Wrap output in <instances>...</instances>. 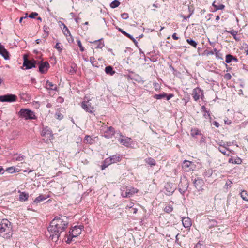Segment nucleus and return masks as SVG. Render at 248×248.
Wrapping results in <instances>:
<instances>
[{"label":"nucleus","instance_id":"nucleus-1","mask_svg":"<svg viewBox=\"0 0 248 248\" xmlns=\"http://www.w3.org/2000/svg\"><path fill=\"white\" fill-rule=\"evenodd\" d=\"M68 224V218L67 217L62 215L55 217L47 228L49 238L53 241L57 242L61 233L65 231Z\"/></svg>","mask_w":248,"mask_h":248},{"label":"nucleus","instance_id":"nucleus-2","mask_svg":"<svg viewBox=\"0 0 248 248\" xmlns=\"http://www.w3.org/2000/svg\"><path fill=\"white\" fill-rule=\"evenodd\" d=\"M12 235L11 223L6 219H3L0 224V236L5 239H9Z\"/></svg>","mask_w":248,"mask_h":248},{"label":"nucleus","instance_id":"nucleus-3","mask_svg":"<svg viewBox=\"0 0 248 248\" xmlns=\"http://www.w3.org/2000/svg\"><path fill=\"white\" fill-rule=\"evenodd\" d=\"M83 226H75L72 227L65 235L64 240L67 244L73 241V238L78 237L81 233Z\"/></svg>","mask_w":248,"mask_h":248},{"label":"nucleus","instance_id":"nucleus-4","mask_svg":"<svg viewBox=\"0 0 248 248\" xmlns=\"http://www.w3.org/2000/svg\"><path fill=\"white\" fill-rule=\"evenodd\" d=\"M19 114L21 117L25 118L26 120H32L36 119L34 113L32 111L28 109H21Z\"/></svg>","mask_w":248,"mask_h":248},{"label":"nucleus","instance_id":"nucleus-5","mask_svg":"<svg viewBox=\"0 0 248 248\" xmlns=\"http://www.w3.org/2000/svg\"><path fill=\"white\" fill-rule=\"evenodd\" d=\"M23 59V66L25 67V69H30L36 67V64L37 63L36 61L34 59L29 60L25 55L24 56Z\"/></svg>","mask_w":248,"mask_h":248},{"label":"nucleus","instance_id":"nucleus-6","mask_svg":"<svg viewBox=\"0 0 248 248\" xmlns=\"http://www.w3.org/2000/svg\"><path fill=\"white\" fill-rule=\"evenodd\" d=\"M17 97L15 94H7L0 96V102H13L17 100Z\"/></svg>","mask_w":248,"mask_h":248},{"label":"nucleus","instance_id":"nucleus-7","mask_svg":"<svg viewBox=\"0 0 248 248\" xmlns=\"http://www.w3.org/2000/svg\"><path fill=\"white\" fill-rule=\"evenodd\" d=\"M38 67H39V72L42 74L46 73L49 68L50 67V65L48 62H38Z\"/></svg>","mask_w":248,"mask_h":248},{"label":"nucleus","instance_id":"nucleus-8","mask_svg":"<svg viewBox=\"0 0 248 248\" xmlns=\"http://www.w3.org/2000/svg\"><path fill=\"white\" fill-rule=\"evenodd\" d=\"M192 95L194 100L196 101L198 100L200 97L202 98L203 92L200 88L197 87L193 89Z\"/></svg>","mask_w":248,"mask_h":248},{"label":"nucleus","instance_id":"nucleus-9","mask_svg":"<svg viewBox=\"0 0 248 248\" xmlns=\"http://www.w3.org/2000/svg\"><path fill=\"white\" fill-rule=\"evenodd\" d=\"M193 184L195 187L198 191H202L203 190V187L204 185V182L202 179L197 177L194 180Z\"/></svg>","mask_w":248,"mask_h":248},{"label":"nucleus","instance_id":"nucleus-10","mask_svg":"<svg viewBox=\"0 0 248 248\" xmlns=\"http://www.w3.org/2000/svg\"><path fill=\"white\" fill-rule=\"evenodd\" d=\"M82 108L86 112L90 113H93L94 108L91 106V104L89 101H83L81 103Z\"/></svg>","mask_w":248,"mask_h":248},{"label":"nucleus","instance_id":"nucleus-11","mask_svg":"<svg viewBox=\"0 0 248 248\" xmlns=\"http://www.w3.org/2000/svg\"><path fill=\"white\" fill-rule=\"evenodd\" d=\"M164 193L167 195H171L175 191V188L172 187V184L170 183H167L165 186Z\"/></svg>","mask_w":248,"mask_h":248},{"label":"nucleus","instance_id":"nucleus-12","mask_svg":"<svg viewBox=\"0 0 248 248\" xmlns=\"http://www.w3.org/2000/svg\"><path fill=\"white\" fill-rule=\"evenodd\" d=\"M46 135H48L49 138H52L53 137V135L51 129L48 126H43L42 128L41 136H45Z\"/></svg>","mask_w":248,"mask_h":248},{"label":"nucleus","instance_id":"nucleus-13","mask_svg":"<svg viewBox=\"0 0 248 248\" xmlns=\"http://www.w3.org/2000/svg\"><path fill=\"white\" fill-rule=\"evenodd\" d=\"M108 158H109L111 164L120 162L122 159V156L119 154H116L115 155L110 156Z\"/></svg>","mask_w":248,"mask_h":248},{"label":"nucleus","instance_id":"nucleus-14","mask_svg":"<svg viewBox=\"0 0 248 248\" xmlns=\"http://www.w3.org/2000/svg\"><path fill=\"white\" fill-rule=\"evenodd\" d=\"M49 197V195H40L39 196L36 197L35 199L33 201V203L35 204H38L41 202H43L46 200L47 198Z\"/></svg>","mask_w":248,"mask_h":248},{"label":"nucleus","instance_id":"nucleus-15","mask_svg":"<svg viewBox=\"0 0 248 248\" xmlns=\"http://www.w3.org/2000/svg\"><path fill=\"white\" fill-rule=\"evenodd\" d=\"M182 223L186 228H189L192 225L191 219L189 217H183Z\"/></svg>","mask_w":248,"mask_h":248},{"label":"nucleus","instance_id":"nucleus-16","mask_svg":"<svg viewBox=\"0 0 248 248\" xmlns=\"http://www.w3.org/2000/svg\"><path fill=\"white\" fill-rule=\"evenodd\" d=\"M0 54L4 58L5 60L9 59V54L8 51L4 48L3 46L0 49Z\"/></svg>","mask_w":248,"mask_h":248},{"label":"nucleus","instance_id":"nucleus-17","mask_svg":"<svg viewBox=\"0 0 248 248\" xmlns=\"http://www.w3.org/2000/svg\"><path fill=\"white\" fill-rule=\"evenodd\" d=\"M46 88L47 90L57 91V87L56 85L53 84L52 82L47 80L46 82Z\"/></svg>","mask_w":248,"mask_h":248},{"label":"nucleus","instance_id":"nucleus-18","mask_svg":"<svg viewBox=\"0 0 248 248\" xmlns=\"http://www.w3.org/2000/svg\"><path fill=\"white\" fill-rule=\"evenodd\" d=\"M111 164L110 160L109 158L108 157L104 160L101 166V170H103L107 167H108L109 165Z\"/></svg>","mask_w":248,"mask_h":248},{"label":"nucleus","instance_id":"nucleus-19","mask_svg":"<svg viewBox=\"0 0 248 248\" xmlns=\"http://www.w3.org/2000/svg\"><path fill=\"white\" fill-rule=\"evenodd\" d=\"M19 200L20 201H26L28 200L29 194L25 192H20Z\"/></svg>","mask_w":248,"mask_h":248},{"label":"nucleus","instance_id":"nucleus-20","mask_svg":"<svg viewBox=\"0 0 248 248\" xmlns=\"http://www.w3.org/2000/svg\"><path fill=\"white\" fill-rule=\"evenodd\" d=\"M105 71L107 74L110 75L111 76L115 74V71L113 70L112 66H107L105 67Z\"/></svg>","mask_w":248,"mask_h":248},{"label":"nucleus","instance_id":"nucleus-21","mask_svg":"<svg viewBox=\"0 0 248 248\" xmlns=\"http://www.w3.org/2000/svg\"><path fill=\"white\" fill-rule=\"evenodd\" d=\"M218 150L219 151V152H220L224 155H225L227 156H230V154L229 153H227L226 151H229L230 152H231V151L227 147L224 146L222 148L219 147H218Z\"/></svg>","mask_w":248,"mask_h":248},{"label":"nucleus","instance_id":"nucleus-22","mask_svg":"<svg viewBox=\"0 0 248 248\" xmlns=\"http://www.w3.org/2000/svg\"><path fill=\"white\" fill-rule=\"evenodd\" d=\"M25 158V156L21 154H17L16 153L15 155V156L13 157V160L18 161H21L23 160Z\"/></svg>","mask_w":248,"mask_h":248},{"label":"nucleus","instance_id":"nucleus-23","mask_svg":"<svg viewBox=\"0 0 248 248\" xmlns=\"http://www.w3.org/2000/svg\"><path fill=\"white\" fill-rule=\"evenodd\" d=\"M101 40L102 39H100L90 42L91 43L96 44L97 45L96 48H102L104 46V44L101 42Z\"/></svg>","mask_w":248,"mask_h":248},{"label":"nucleus","instance_id":"nucleus-24","mask_svg":"<svg viewBox=\"0 0 248 248\" xmlns=\"http://www.w3.org/2000/svg\"><path fill=\"white\" fill-rule=\"evenodd\" d=\"M228 162L230 163L236 164H241L242 162V159L237 157L235 159H234L232 157L229 158Z\"/></svg>","mask_w":248,"mask_h":248},{"label":"nucleus","instance_id":"nucleus-25","mask_svg":"<svg viewBox=\"0 0 248 248\" xmlns=\"http://www.w3.org/2000/svg\"><path fill=\"white\" fill-rule=\"evenodd\" d=\"M188 187V182H185V186L184 187H178V190L179 192L182 194V195H184L185 192L187 190Z\"/></svg>","mask_w":248,"mask_h":248},{"label":"nucleus","instance_id":"nucleus-26","mask_svg":"<svg viewBox=\"0 0 248 248\" xmlns=\"http://www.w3.org/2000/svg\"><path fill=\"white\" fill-rule=\"evenodd\" d=\"M212 6L214 7L215 11L222 10L225 8V6L222 4H218V5H216L215 1L212 3Z\"/></svg>","mask_w":248,"mask_h":248},{"label":"nucleus","instance_id":"nucleus-27","mask_svg":"<svg viewBox=\"0 0 248 248\" xmlns=\"http://www.w3.org/2000/svg\"><path fill=\"white\" fill-rule=\"evenodd\" d=\"M77 70V66L76 64H73L67 69V72L69 74L72 75L76 73Z\"/></svg>","mask_w":248,"mask_h":248},{"label":"nucleus","instance_id":"nucleus-28","mask_svg":"<svg viewBox=\"0 0 248 248\" xmlns=\"http://www.w3.org/2000/svg\"><path fill=\"white\" fill-rule=\"evenodd\" d=\"M84 142L87 144H92L94 142V140L90 136L86 135L85 137Z\"/></svg>","mask_w":248,"mask_h":248},{"label":"nucleus","instance_id":"nucleus-29","mask_svg":"<svg viewBox=\"0 0 248 248\" xmlns=\"http://www.w3.org/2000/svg\"><path fill=\"white\" fill-rule=\"evenodd\" d=\"M146 163L151 166H155L156 164L155 160L151 157H148L145 160Z\"/></svg>","mask_w":248,"mask_h":248},{"label":"nucleus","instance_id":"nucleus-30","mask_svg":"<svg viewBox=\"0 0 248 248\" xmlns=\"http://www.w3.org/2000/svg\"><path fill=\"white\" fill-rule=\"evenodd\" d=\"M192 165V162L187 160H185L183 162V168L185 169H191L190 166Z\"/></svg>","mask_w":248,"mask_h":248},{"label":"nucleus","instance_id":"nucleus-31","mask_svg":"<svg viewBox=\"0 0 248 248\" xmlns=\"http://www.w3.org/2000/svg\"><path fill=\"white\" fill-rule=\"evenodd\" d=\"M130 139L129 138H126V139H121L120 140V142L121 144L123 145L128 146L130 144Z\"/></svg>","mask_w":248,"mask_h":248},{"label":"nucleus","instance_id":"nucleus-32","mask_svg":"<svg viewBox=\"0 0 248 248\" xmlns=\"http://www.w3.org/2000/svg\"><path fill=\"white\" fill-rule=\"evenodd\" d=\"M240 195L243 200H245L246 201H248V192H247L246 190H243L240 193Z\"/></svg>","mask_w":248,"mask_h":248},{"label":"nucleus","instance_id":"nucleus-33","mask_svg":"<svg viewBox=\"0 0 248 248\" xmlns=\"http://www.w3.org/2000/svg\"><path fill=\"white\" fill-rule=\"evenodd\" d=\"M202 134L197 128H193L191 130V135L194 137L196 135H201Z\"/></svg>","mask_w":248,"mask_h":248},{"label":"nucleus","instance_id":"nucleus-34","mask_svg":"<svg viewBox=\"0 0 248 248\" xmlns=\"http://www.w3.org/2000/svg\"><path fill=\"white\" fill-rule=\"evenodd\" d=\"M105 132L106 133H108L109 134V136H112L115 134V130L113 127L110 126L107 128Z\"/></svg>","mask_w":248,"mask_h":248},{"label":"nucleus","instance_id":"nucleus-35","mask_svg":"<svg viewBox=\"0 0 248 248\" xmlns=\"http://www.w3.org/2000/svg\"><path fill=\"white\" fill-rule=\"evenodd\" d=\"M208 225L210 228L217 226V222L215 219L209 220L208 223Z\"/></svg>","mask_w":248,"mask_h":248},{"label":"nucleus","instance_id":"nucleus-36","mask_svg":"<svg viewBox=\"0 0 248 248\" xmlns=\"http://www.w3.org/2000/svg\"><path fill=\"white\" fill-rule=\"evenodd\" d=\"M167 96V93H163L160 94H155L154 95V98L156 99H161L162 98H165Z\"/></svg>","mask_w":248,"mask_h":248},{"label":"nucleus","instance_id":"nucleus-37","mask_svg":"<svg viewBox=\"0 0 248 248\" xmlns=\"http://www.w3.org/2000/svg\"><path fill=\"white\" fill-rule=\"evenodd\" d=\"M205 245L203 241H199L194 246V248H205Z\"/></svg>","mask_w":248,"mask_h":248},{"label":"nucleus","instance_id":"nucleus-38","mask_svg":"<svg viewBox=\"0 0 248 248\" xmlns=\"http://www.w3.org/2000/svg\"><path fill=\"white\" fill-rule=\"evenodd\" d=\"M226 32L230 33L231 35L233 36L234 39L235 40H239V39L236 37V35L237 34V31H236L233 29L231 30L230 31H226Z\"/></svg>","mask_w":248,"mask_h":248},{"label":"nucleus","instance_id":"nucleus-39","mask_svg":"<svg viewBox=\"0 0 248 248\" xmlns=\"http://www.w3.org/2000/svg\"><path fill=\"white\" fill-rule=\"evenodd\" d=\"M186 42L191 46H193L195 48H196L197 46V43L196 41L192 39H187Z\"/></svg>","mask_w":248,"mask_h":248},{"label":"nucleus","instance_id":"nucleus-40","mask_svg":"<svg viewBox=\"0 0 248 248\" xmlns=\"http://www.w3.org/2000/svg\"><path fill=\"white\" fill-rule=\"evenodd\" d=\"M62 24L63 25V29L62 31H63L64 34L66 36H67L68 34H69V36H70L71 33H70V32L69 29H68V28L66 27V26L63 23H62Z\"/></svg>","mask_w":248,"mask_h":248},{"label":"nucleus","instance_id":"nucleus-41","mask_svg":"<svg viewBox=\"0 0 248 248\" xmlns=\"http://www.w3.org/2000/svg\"><path fill=\"white\" fill-rule=\"evenodd\" d=\"M6 171H8L9 173H12L15 172H19V170H18V169H16L15 167H10L7 168Z\"/></svg>","mask_w":248,"mask_h":248},{"label":"nucleus","instance_id":"nucleus-42","mask_svg":"<svg viewBox=\"0 0 248 248\" xmlns=\"http://www.w3.org/2000/svg\"><path fill=\"white\" fill-rule=\"evenodd\" d=\"M120 4V2L119 1L115 0L110 3V6L111 8H115L118 7Z\"/></svg>","mask_w":248,"mask_h":248},{"label":"nucleus","instance_id":"nucleus-43","mask_svg":"<svg viewBox=\"0 0 248 248\" xmlns=\"http://www.w3.org/2000/svg\"><path fill=\"white\" fill-rule=\"evenodd\" d=\"M214 52H215V55L217 59L223 60L222 55L221 53H220L219 51H218L216 48L214 49Z\"/></svg>","mask_w":248,"mask_h":248},{"label":"nucleus","instance_id":"nucleus-44","mask_svg":"<svg viewBox=\"0 0 248 248\" xmlns=\"http://www.w3.org/2000/svg\"><path fill=\"white\" fill-rule=\"evenodd\" d=\"M233 59V56H232L231 54H227L226 56L225 62L227 63H229L232 61Z\"/></svg>","mask_w":248,"mask_h":248},{"label":"nucleus","instance_id":"nucleus-45","mask_svg":"<svg viewBox=\"0 0 248 248\" xmlns=\"http://www.w3.org/2000/svg\"><path fill=\"white\" fill-rule=\"evenodd\" d=\"M90 61L93 66L96 67H98V62L95 60V58L93 57H91Z\"/></svg>","mask_w":248,"mask_h":248},{"label":"nucleus","instance_id":"nucleus-46","mask_svg":"<svg viewBox=\"0 0 248 248\" xmlns=\"http://www.w3.org/2000/svg\"><path fill=\"white\" fill-rule=\"evenodd\" d=\"M126 190H128L130 197L132 196V195L138 192V190L134 188H131L130 189L127 188Z\"/></svg>","mask_w":248,"mask_h":248},{"label":"nucleus","instance_id":"nucleus-47","mask_svg":"<svg viewBox=\"0 0 248 248\" xmlns=\"http://www.w3.org/2000/svg\"><path fill=\"white\" fill-rule=\"evenodd\" d=\"M172 210L173 207L171 205L166 206L164 209V212L167 213H170L172 211Z\"/></svg>","mask_w":248,"mask_h":248},{"label":"nucleus","instance_id":"nucleus-48","mask_svg":"<svg viewBox=\"0 0 248 248\" xmlns=\"http://www.w3.org/2000/svg\"><path fill=\"white\" fill-rule=\"evenodd\" d=\"M213 173V171L212 170L209 169L206 170L204 172V176L207 177H210Z\"/></svg>","mask_w":248,"mask_h":248},{"label":"nucleus","instance_id":"nucleus-49","mask_svg":"<svg viewBox=\"0 0 248 248\" xmlns=\"http://www.w3.org/2000/svg\"><path fill=\"white\" fill-rule=\"evenodd\" d=\"M188 10L189 14L187 16V18H190L191 16L194 13V9L193 6H188Z\"/></svg>","mask_w":248,"mask_h":248},{"label":"nucleus","instance_id":"nucleus-50","mask_svg":"<svg viewBox=\"0 0 248 248\" xmlns=\"http://www.w3.org/2000/svg\"><path fill=\"white\" fill-rule=\"evenodd\" d=\"M77 44H78V46L79 47L80 51L81 52H83L85 50V49H84V47L82 45L81 41L79 39H77Z\"/></svg>","mask_w":248,"mask_h":248},{"label":"nucleus","instance_id":"nucleus-51","mask_svg":"<svg viewBox=\"0 0 248 248\" xmlns=\"http://www.w3.org/2000/svg\"><path fill=\"white\" fill-rule=\"evenodd\" d=\"M118 30L119 31L121 32L122 34H123L124 35H125L128 38L131 36V35L130 34L127 33L126 31H125L120 28H118Z\"/></svg>","mask_w":248,"mask_h":248},{"label":"nucleus","instance_id":"nucleus-52","mask_svg":"<svg viewBox=\"0 0 248 248\" xmlns=\"http://www.w3.org/2000/svg\"><path fill=\"white\" fill-rule=\"evenodd\" d=\"M55 116L57 119L60 120H62L63 117V115L60 112H56L55 113Z\"/></svg>","mask_w":248,"mask_h":248},{"label":"nucleus","instance_id":"nucleus-53","mask_svg":"<svg viewBox=\"0 0 248 248\" xmlns=\"http://www.w3.org/2000/svg\"><path fill=\"white\" fill-rule=\"evenodd\" d=\"M204 116L206 119H211L210 111L209 110H206V112H204Z\"/></svg>","mask_w":248,"mask_h":248},{"label":"nucleus","instance_id":"nucleus-54","mask_svg":"<svg viewBox=\"0 0 248 248\" xmlns=\"http://www.w3.org/2000/svg\"><path fill=\"white\" fill-rule=\"evenodd\" d=\"M44 31L46 33L45 35V37H46L48 35V27L46 25H45L43 27Z\"/></svg>","mask_w":248,"mask_h":248},{"label":"nucleus","instance_id":"nucleus-55","mask_svg":"<svg viewBox=\"0 0 248 248\" xmlns=\"http://www.w3.org/2000/svg\"><path fill=\"white\" fill-rule=\"evenodd\" d=\"M60 43H57L55 46V48H56L58 50V51L61 52L62 50V46H60Z\"/></svg>","mask_w":248,"mask_h":248},{"label":"nucleus","instance_id":"nucleus-56","mask_svg":"<svg viewBox=\"0 0 248 248\" xmlns=\"http://www.w3.org/2000/svg\"><path fill=\"white\" fill-rule=\"evenodd\" d=\"M185 182H187L186 180H180V182L178 185L179 187H184L185 186Z\"/></svg>","mask_w":248,"mask_h":248},{"label":"nucleus","instance_id":"nucleus-57","mask_svg":"<svg viewBox=\"0 0 248 248\" xmlns=\"http://www.w3.org/2000/svg\"><path fill=\"white\" fill-rule=\"evenodd\" d=\"M224 78L227 80H229L231 79L232 76L230 73H226L224 75Z\"/></svg>","mask_w":248,"mask_h":248},{"label":"nucleus","instance_id":"nucleus-58","mask_svg":"<svg viewBox=\"0 0 248 248\" xmlns=\"http://www.w3.org/2000/svg\"><path fill=\"white\" fill-rule=\"evenodd\" d=\"M121 17L124 19H126L128 18V14L126 13H123L121 14Z\"/></svg>","mask_w":248,"mask_h":248},{"label":"nucleus","instance_id":"nucleus-59","mask_svg":"<svg viewBox=\"0 0 248 248\" xmlns=\"http://www.w3.org/2000/svg\"><path fill=\"white\" fill-rule=\"evenodd\" d=\"M122 195L123 197H130L129 194L128 193V190H126L125 192H123Z\"/></svg>","mask_w":248,"mask_h":248},{"label":"nucleus","instance_id":"nucleus-60","mask_svg":"<svg viewBox=\"0 0 248 248\" xmlns=\"http://www.w3.org/2000/svg\"><path fill=\"white\" fill-rule=\"evenodd\" d=\"M38 15V14L36 12H32L31 14H30L29 16V17L31 18H34L35 16H36Z\"/></svg>","mask_w":248,"mask_h":248},{"label":"nucleus","instance_id":"nucleus-61","mask_svg":"<svg viewBox=\"0 0 248 248\" xmlns=\"http://www.w3.org/2000/svg\"><path fill=\"white\" fill-rule=\"evenodd\" d=\"M129 38L133 41V42L137 46H138V42L132 35H131V36Z\"/></svg>","mask_w":248,"mask_h":248},{"label":"nucleus","instance_id":"nucleus-62","mask_svg":"<svg viewBox=\"0 0 248 248\" xmlns=\"http://www.w3.org/2000/svg\"><path fill=\"white\" fill-rule=\"evenodd\" d=\"M174 96V94H172V93H170V94H167V96H166V100H170L172 97H173Z\"/></svg>","mask_w":248,"mask_h":248},{"label":"nucleus","instance_id":"nucleus-63","mask_svg":"<svg viewBox=\"0 0 248 248\" xmlns=\"http://www.w3.org/2000/svg\"><path fill=\"white\" fill-rule=\"evenodd\" d=\"M232 182L231 181H228L226 183L225 186L231 187L232 186Z\"/></svg>","mask_w":248,"mask_h":248},{"label":"nucleus","instance_id":"nucleus-64","mask_svg":"<svg viewBox=\"0 0 248 248\" xmlns=\"http://www.w3.org/2000/svg\"><path fill=\"white\" fill-rule=\"evenodd\" d=\"M217 144H218L219 145L220 147H223L225 146V143L222 140L220 141L219 142H217Z\"/></svg>","mask_w":248,"mask_h":248}]
</instances>
